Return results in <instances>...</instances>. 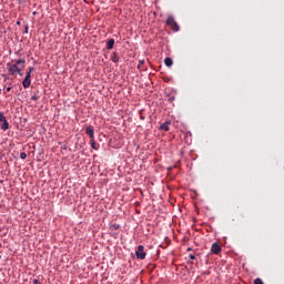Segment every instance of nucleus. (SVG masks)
Segmentation results:
<instances>
[{
	"label": "nucleus",
	"instance_id": "11",
	"mask_svg": "<svg viewBox=\"0 0 284 284\" xmlns=\"http://www.w3.org/2000/svg\"><path fill=\"white\" fill-rule=\"evenodd\" d=\"M160 129H162V131H170V121H165L164 124H161Z\"/></svg>",
	"mask_w": 284,
	"mask_h": 284
},
{
	"label": "nucleus",
	"instance_id": "6",
	"mask_svg": "<svg viewBox=\"0 0 284 284\" xmlns=\"http://www.w3.org/2000/svg\"><path fill=\"white\" fill-rule=\"evenodd\" d=\"M22 85L24 89H29L30 88V74L29 72H27L23 81H22Z\"/></svg>",
	"mask_w": 284,
	"mask_h": 284
},
{
	"label": "nucleus",
	"instance_id": "4",
	"mask_svg": "<svg viewBox=\"0 0 284 284\" xmlns=\"http://www.w3.org/2000/svg\"><path fill=\"white\" fill-rule=\"evenodd\" d=\"M0 121L2 122V131H8L10 129L9 121L3 112H0Z\"/></svg>",
	"mask_w": 284,
	"mask_h": 284
},
{
	"label": "nucleus",
	"instance_id": "20",
	"mask_svg": "<svg viewBox=\"0 0 284 284\" xmlns=\"http://www.w3.org/2000/svg\"><path fill=\"white\" fill-rule=\"evenodd\" d=\"M190 258L191 260H195V255H190Z\"/></svg>",
	"mask_w": 284,
	"mask_h": 284
},
{
	"label": "nucleus",
	"instance_id": "5",
	"mask_svg": "<svg viewBox=\"0 0 284 284\" xmlns=\"http://www.w3.org/2000/svg\"><path fill=\"white\" fill-rule=\"evenodd\" d=\"M222 252V247L220 243H213L211 247V253H214V255H219Z\"/></svg>",
	"mask_w": 284,
	"mask_h": 284
},
{
	"label": "nucleus",
	"instance_id": "9",
	"mask_svg": "<svg viewBox=\"0 0 284 284\" xmlns=\"http://www.w3.org/2000/svg\"><path fill=\"white\" fill-rule=\"evenodd\" d=\"M173 60H172V58H170V57H166L165 59H164V64L168 67V68H171L172 65H173Z\"/></svg>",
	"mask_w": 284,
	"mask_h": 284
},
{
	"label": "nucleus",
	"instance_id": "8",
	"mask_svg": "<svg viewBox=\"0 0 284 284\" xmlns=\"http://www.w3.org/2000/svg\"><path fill=\"white\" fill-rule=\"evenodd\" d=\"M111 59H112L113 63H119V61H120V55H119V53H116V51H114V52L111 54Z\"/></svg>",
	"mask_w": 284,
	"mask_h": 284
},
{
	"label": "nucleus",
	"instance_id": "18",
	"mask_svg": "<svg viewBox=\"0 0 284 284\" xmlns=\"http://www.w3.org/2000/svg\"><path fill=\"white\" fill-rule=\"evenodd\" d=\"M39 95L34 94V95H31V99L32 100H38Z\"/></svg>",
	"mask_w": 284,
	"mask_h": 284
},
{
	"label": "nucleus",
	"instance_id": "12",
	"mask_svg": "<svg viewBox=\"0 0 284 284\" xmlns=\"http://www.w3.org/2000/svg\"><path fill=\"white\" fill-rule=\"evenodd\" d=\"M32 72H34V68H29L28 70V74H29V85L31 87V83H32Z\"/></svg>",
	"mask_w": 284,
	"mask_h": 284
},
{
	"label": "nucleus",
	"instance_id": "7",
	"mask_svg": "<svg viewBox=\"0 0 284 284\" xmlns=\"http://www.w3.org/2000/svg\"><path fill=\"white\" fill-rule=\"evenodd\" d=\"M87 135H89L92 142V139L94 138V129H92V126H87Z\"/></svg>",
	"mask_w": 284,
	"mask_h": 284
},
{
	"label": "nucleus",
	"instance_id": "15",
	"mask_svg": "<svg viewBox=\"0 0 284 284\" xmlns=\"http://www.w3.org/2000/svg\"><path fill=\"white\" fill-rule=\"evenodd\" d=\"M22 68H23V65H18V74L20 77H23V72H21Z\"/></svg>",
	"mask_w": 284,
	"mask_h": 284
},
{
	"label": "nucleus",
	"instance_id": "21",
	"mask_svg": "<svg viewBox=\"0 0 284 284\" xmlns=\"http://www.w3.org/2000/svg\"><path fill=\"white\" fill-rule=\"evenodd\" d=\"M7 91H11V87H8V88H7Z\"/></svg>",
	"mask_w": 284,
	"mask_h": 284
},
{
	"label": "nucleus",
	"instance_id": "3",
	"mask_svg": "<svg viewBox=\"0 0 284 284\" xmlns=\"http://www.w3.org/2000/svg\"><path fill=\"white\" fill-rule=\"evenodd\" d=\"M135 256L138 257V260H145L146 253L144 252V245H138Z\"/></svg>",
	"mask_w": 284,
	"mask_h": 284
},
{
	"label": "nucleus",
	"instance_id": "10",
	"mask_svg": "<svg viewBox=\"0 0 284 284\" xmlns=\"http://www.w3.org/2000/svg\"><path fill=\"white\" fill-rule=\"evenodd\" d=\"M114 44H115V40L114 38H111V40L106 42V49H114Z\"/></svg>",
	"mask_w": 284,
	"mask_h": 284
},
{
	"label": "nucleus",
	"instance_id": "22",
	"mask_svg": "<svg viewBox=\"0 0 284 284\" xmlns=\"http://www.w3.org/2000/svg\"><path fill=\"white\" fill-rule=\"evenodd\" d=\"M26 32H29V28L28 27L26 28Z\"/></svg>",
	"mask_w": 284,
	"mask_h": 284
},
{
	"label": "nucleus",
	"instance_id": "13",
	"mask_svg": "<svg viewBox=\"0 0 284 284\" xmlns=\"http://www.w3.org/2000/svg\"><path fill=\"white\" fill-rule=\"evenodd\" d=\"M91 148H92L93 150H98V148H97V142H95V140H94V131H93V138H92V140H91Z\"/></svg>",
	"mask_w": 284,
	"mask_h": 284
},
{
	"label": "nucleus",
	"instance_id": "23",
	"mask_svg": "<svg viewBox=\"0 0 284 284\" xmlns=\"http://www.w3.org/2000/svg\"><path fill=\"white\" fill-rule=\"evenodd\" d=\"M0 93H1V89H0Z\"/></svg>",
	"mask_w": 284,
	"mask_h": 284
},
{
	"label": "nucleus",
	"instance_id": "19",
	"mask_svg": "<svg viewBox=\"0 0 284 284\" xmlns=\"http://www.w3.org/2000/svg\"><path fill=\"white\" fill-rule=\"evenodd\" d=\"M33 284H40L39 278H34V280H33Z\"/></svg>",
	"mask_w": 284,
	"mask_h": 284
},
{
	"label": "nucleus",
	"instance_id": "2",
	"mask_svg": "<svg viewBox=\"0 0 284 284\" xmlns=\"http://www.w3.org/2000/svg\"><path fill=\"white\" fill-rule=\"evenodd\" d=\"M166 24L171 26V28L175 31L180 30L179 23H176L174 16H168L166 18Z\"/></svg>",
	"mask_w": 284,
	"mask_h": 284
},
{
	"label": "nucleus",
	"instance_id": "17",
	"mask_svg": "<svg viewBox=\"0 0 284 284\" xmlns=\"http://www.w3.org/2000/svg\"><path fill=\"white\" fill-rule=\"evenodd\" d=\"M27 156H28L27 152H21L20 159H27Z\"/></svg>",
	"mask_w": 284,
	"mask_h": 284
},
{
	"label": "nucleus",
	"instance_id": "1",
	"mask_svg": "<svg viewBox=\"0 0 284 284\" xmlns=\"http://www.w3.org/2000/svg\"><path fill=\"white\" fill-rule=\"evenodd\" d=\"M19 65H22V68H24L26 65L24 58H20L19 60H16V63H7V68L10 74H17V72H19Z\"/></svg>",
	"mask_w": 284,
	"mask_h": 284
},
{
	"label": "nucleus",
	"instance_id": "16",
	"mask_svg": "<svg viewBox=\"0 0 284 284\" xmlns=\"http://www.w3.org/2000/svg\"><path fill=\"white\" fill-rule=\"evenodd\" d=\"M254 283L255 284H264L262 278H255Z\"/></svg>",
	"mask_w": 284,
	"mask_h": 284
},
{
	"label": "nucleus",
	"instance_id": "14",
	"mask_svg": "<svg viewBox=\"0 0 284 284\" xmlns=\"http://www.w3.org/2000/svg\"><path fill=\"white\" fill-rule=\"evenodd\" d=\"M145 60H139L138 70H142V65H144Z\"/></svg>",
	"mask_w": 284,
	"mask_h": 284
}]
</instances>
